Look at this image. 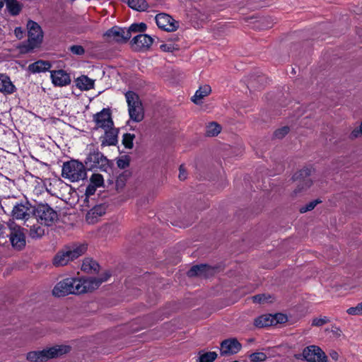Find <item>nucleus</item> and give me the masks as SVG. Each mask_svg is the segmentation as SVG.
Listing matches in <instances>:
<instances>
[{
	"mask_svg": "<svg viewBox=\"0 0 362 362\" xmlns=\"http://www.w3.org/2000/svg\"><path fill=\"white\" fill-rule=\"evenodd\" d=\"M109 272H105L101 277L66 278L58 282L52 290L56 297L69 294H81L98 288L100 285L110 278Z\"/></svg>",
	"mask_w": 362,
	"mask_h": 362,
	"instance_id": "f257e3e1",
	"label": "nucleus"
},
{
	"mask_svg": "<svg viewBox=\"0 0 362 362\" xmlns=\"http://www.w3.org/2000/svg\"><path fill=\"white\" fill-rule=\"evenodd\" d=\"M71 348L67 345H56L41 351H30L26 358L30 362H46L49 359L59 357L70 351Z\"/></svg>",
	"mask_w": 362,
	"mask_h": 362,
	"instance_id": "f03ea898",
	"label": "nucleus"
},
{
	"mask_svg": "<svg viewBox=\"0 0 362 362\" xmlns=\"http://www.w3.org/2000/svg\"><path fill=\"white\" fill-rule=\"evenodd\" d=\"M85 251L86 247L84 245L64 247L55 255L53 259V264L56 267L65 266L82 255Z\"/></svg>",
	"mask_w": 362,
	"mask_h": 362,
	"instance_id": "7ed1b4c3",
	"label": "nucleus"
},
{
	"mask_svg": "<svg viewBox=\"0 0 362 362\" xmlns=\"http://www.w3.org/2000/svg\"><path fill=\"white\" fill-rule=\"evenodd\" d=\"M125 98L130 119L136 122L142 121L144 117V111L139 95L134 91H127L125 93Z\"/></svg>",
	"mask_w": 362,
	"mask_h": 362,
	"instance_id": "20e7f679",
	"label": "nucleus"
},
{
	"mask_svg": "<svg viewBox=\"0 0 362 362\" xmlns=\"http://www.w3.org/2000/svg\"><path fill=\"white\" fill-rule=\"evenodd\" d=\"M62 176L71 182H78L86 177V170L82 163L72 160L64 163Z\"/></svg>",
	"mask_w": 362,
	"mask_h": 362,
	"instance_id": "39448f33",
	"label": "nucleus"
},
{
	"mask_svg": "<svg viewBox=\"0 0 362 362\" xmlns=\"http://www.w3.org/2000/svg\"><path fill=\"white\" fill-rule=\"evenodd\" d=\"M33 215L37 223L47 226L53 225L58 220L57 212L47 204L35 206Z\"/></svg>",
	"mask_w": 362,
	"mask_h": 362,
	"instance_id": "423d86ee",
	"label": "nucleus"
},
{
	"mask_svg": "<svg viewBox=\"0 0 362 362\" xmlns=\"http://www.w3.org/2000/svg\"><path fill=\"white\" fill-rule=\"evenodd\" d=\"M28 33V49H33L40 45L43 40V32L41 27L33 21L27 23Z\"/></svg>",
	"mask_w": 362,
	"mask_h": 362,
	"instance_id": "0eeeda50",
	"label": "nucleus"
},
{
	"mask_svg": "<svg viewBox=\"0 0 362 362\" xmlns=\"http://www.w3.org/2000/svg\"><path fill=\"white\" fill-rule=\"evenodd\" d=\"M9 240L13 248L18 250H22L26 244L24 229L14 222L8 224Z\"/></svg>",
	"mask_w": 362,
	"mask_h": 362,
	"instance_id": "6e6552de",
	"label": "nucleus"
},
{
	"mask_svg": "<svg viewBox=\"0 0 362 362\" xmlns=\"http://www.w3.org/2000/svg\"><path fill=\"white\" fill-rule=\"evenodd\" d=\"M35 207H33L28 201L17 202L13 208L12 216L17 220H24L27 227L29 224L30 216L34 214Z\"/></svg>",
	"mask_w": 362,
	"mask_h": 362,
	"instance_id": "1a4fd4ad",
	"label": "nucleus"
},
{
	"mask_svg": "<svg viewBox=\"0 0 362 362\" xmlns=\"http://www.w3.org/2000/svg\"><path fill=\"white\" fill-rule=\"evenodd\" d=\"M103 37L108 42L125 43L130 39L129 30L127 28L114 26L107 30Z\"/></svg>",
	"mask_w": 362,
	"mask_h": 362,
	"instance_id": "9d476101",
	"label": "nucleus"
},
{
	"mask_svg": "<svg viewBox=\"0 0 362 362\" xmlns=\"http://www.w3.org/2000/svg\"><path fill=\"white\" fill-rule=\"evenodd\" d=\"M93 120L95 124V129H105L114 126L111 111L108 108H103L100 112L93 116Z\"/></svg>",
	"mask_w": 362,
	"mask_h": 362,
	"instance_id": "9b49d317",
	"label": "nucleus"
},
{
	"mask_svg": "<svg viewBox=\"0 0 362 362\" xmlns=\"http://www.w3.org/2000/svg\"><path fill=\"white\" fill-rule=\"evenodd\" d=\"M85 163L90 169H103L107 165L108 160L98 150H93L88 155Z\"/></svg>",
	"mask_w": 362,
	"mask_h": 362,
	"instance_id": "f8f14e48",
	"label": "nucleus"
},
{
	"mask_svg": "<svg viewBox=\"0 0 362 362\" xmlns=\"http://www.w3.org/2000/svg\"><path fill=\"white\" fill-rule=\"evenodd\" d=\"M303 358L308 362H327V356L317 346L311 345L303 351Z\"/></svg>",
	"mask_w": 362,
	"mask_h": 362,
	"instance_id": "ddd939ff",
	"label": "nucleus"
},
{
	"mask_svg": "<svg viewBox=\"0 0 362 362\" xmlns=\"http://www.w3.org/2000/svg\"><path fill=\"white\" fill-rule=\"evenodd\" d=\"M155 19L158 27L168 32L175 31L179 27L178 22L165 13L156 15Z\"/></svg>",
	"mask_w": 362,
	"mask_h": 362,
	"instance_id": "4468645a",
	"label": "nucleus"
},
{
	"mask_svg": "<svg viewBox=\"0 0 362 362\" xmlns=\"http://www.w3.org/2000/svg\"><path fill=\"white\" fill-rule=\"evenodd\" d=\"M241 344L235 338L223 340L220 345V352L222 356L235 354L240 351Z\"/></svg>",
	"mask_w": 362,
	"mask_h": 362,
	"instance_id": "2eb2a0df",
	"label": "nucleus"
},
{
	"mask_svg": "<svg viewBox=\"0 0 362 362\" xmlns=\"http://www.w3.org/2000/svg\"><path fill=\"white\" fill-rule=\"evenodd\" d=\"M153 42V38L146 34H139L131 41L132 47L135 50L146 49Z\"/></svg>",
	"mask_w": 362,
	"mask_h": 362,
	"instance_id": "dca6fc26",
	"label": "nucleus"
},
{
	"mask_svg": "<svg viewBox=\"0 0 362 362\" xmlns=\"http://www.w3.org/2000/svg\"><path fill=\"white\" fill-rule=\"evenodd\" d=\"M216 269L214 267L206 264L196 265L192 267L188 272L187 275L190 277L199 276L207 278L215 274Z\"/></svg>",
	"mask_w": 362,
	"mask_h": 362,
	"instance_id": "f3484780",
	"label": "nucleus"
},
{
	"mask_svg": "<svg viewBox=\"0 0 362 362\" xmlns=\"http://www.w3.org/2000/svg\"><path fill=\"white\" fill-rule=\"evenodd\" d=\"M51 78L56 86H65L71 83L70 76L62 69L51 71Z\"/></svg>",
	"mask_w": 362,
	"mask_h": 362,
	"instance_id": "a211bd4d",
	"label": "nucleus"
},
{
	"mask_svg": "<svg viewBox=\"0 0 362 362\" xmlns=\"http://www.w3.org/2000/svg\"><path fill=\"white\" fill-rule=\"evenodd\" d=\"M105 134L102 137V146H114L117 143L118 129L112 126L104 129Z\"/></svg>",
	"mask_w": 362,
	"mask_h": 362,
	"instance_id": "6ab92c4d",
	"label": "nucleus"
},
{
	"mask_svg": "<svg viewBox=\"0 0 362 362\" xmlns=\"http://www.w3.org/2000/svg\"><path fill=\"white\" fill-rule=\"evenodd\" d=\"M106 212V207L100 204L92 208L86 214V221L89 224L97 223L99 218Z\"/></svg>",
	"mask_w": 362,
	"mask_h": 362,
	"instance_id": "aec40b11",
	"label": "nucleus"
},
{
	"mask_svg": "<svg viewBox=\"0 0 362 362\" xmlns=\"http://www.w3.org/2000/svg\"><path fill=\"white\" fill-rule=\"evenodd\" d=\"M16 90V87L10 78L4 74H0V92L4 94H12Z\"/></svg>",
	"mask_w": 362,
	"mask_h": 362,
	"instance_id": "412c9836",
	"label": "nucleus"
},
{
	"mask_svg": "<svg viewBox=\"0 0 362 362\" xmlns=\"http://www.w3.org/2000/svg\"><path fill=\"white\" fill-rule=\"evenodd\" d=\"M211 88L209 85H204L200 86L192 98V102L197 105L200 104L202 99L207 96L211 93Z\"/></svg>",
	"mask_w": 362,
	"mask_h": 362,
	"instance_id": "4be33fe9",
	"label": "nucleus"
},
{
	"mask_svg": "<svg viewBox=\"0 0 362 362\" xmlns=\"http://www.w3.org/2000/svg\"><path fill=\"white\" fill-rule=\"evenodd\" d=\"M76 86L82 90H88L93 88L94 81L86 76H81L76 79Z\"/></svg>",
	"mask_w": 362,
	"mask_h": 362,
	"instance_id": "5701e85b",
	"label": "nucleus"
},
{
	"mask_svg": "<svg viewBox=\"0 0 362 362\" xmlns=\"http://www.w3.org/2000/svg\"><path fill=\"white\" fill-rule=\"evenodd\" d=\"M50 66L51 65L49 62L39 60L30 64L28 66V70L32 73H40L47 71Z\"/></svg>",
	"mask_w": 362,
	"mask_h": 362,
	"instance_id": "b1692460",
	"label": "nucleus"
},
{
	"mask_svg": "<svg viewBox=\"0 0 362 362\" xmlns=\"http://www.w3.org/2000/svg\"><path fill=\"white\" fill-rule=\"evenodd\" d=\"M81 269L87 273L97 272L99 270V264L90 258H86L83 259Z\"/></svg>",
	"mask_w": 362,
	"mask_h": 362,
	"instance_id": "393cba45",
	"label": "nucleus"
},
{
	"mask_svg": "<svg viewBox=\"0 0 362 362\" xmlns=\"http://www.w3.org/2000/svg\"><path fill=\"white\" fill-rule=\"evenodd\" d=\"M273 317L271 314L261 315L255 320L254 325L257 327H264L268 326H273L274 321Z\"/></svg>",
	"mask_w": 362,
	"mask_h": 362,
	"instance_id": "a878e982",
	"label": "nucleus"
},
{
	"mask_svg": "<svg viewBox=\"0 0 362 362\" xmlns=\"http://www.w3.org/2000/svg\"><path fill=\"white\" fill-rule=\"evenodd\" d=\"M30 226L29 235L33 239H37L42 238L45 234L44 228L37 223H33Z\"/></svg>",
	"mask_w": 362,
	"mask_h": 362,
	"instance_id": "bb28decb",
	"label": "nucleus"
},
{
	"mask_svg": "<svg viewBox=\"0 0 362 362\" xmlns=\"http://www.w3.org/2000/svg\"><path fill=\"white\" fill-rule=\"evenodd\" d=\"M221 126L216 122H209L206 127V134L208 136H216L221 133Z\"/></svg>",
	"mask_w": 362,
	"mask_h": 362,
	"instance_id": "cd10ccee",
	"label": "nucleus"
},
{
	"mask_svg": "<svg viewBox=\"0 0 362 362\" xmlns=\"http://www.w3.org/2000/svg\"><path fill=\"white\" fill-rule=\"evenodd\" d=\"M128 5L139 11H144L148 8V4L145 0H129Z\"/></svg>",
	"mask_w": 362,
	"mask_h": 362,
	"instance_id": "c85d7f7f",
	"label": "nucleus"
},
{
	"mask_svg": "<svg viewBox=\"0 0 362 362\" xmlns=\"http://www.w3.org/2000/svg\"><path fill=\"white\" fill-rule=\"evenodd\" d=\"M6 6L9 13L13 16L18 15L21 10V6L16 0H6Z\"/></svg>",
	"mask_w": 362,
	"mask_h": 362,
	"instance_id": "c756f323",
	"label": "nucleus"
},
{
	"mask_svg": "<svg viewBox=\"0 0 362 362\" xmlns=\"http://www.w3.org/2000/svg\"><path fill=\"white\" fill-rule=\"evenodd\" d=\"M198 362H213L217 358V354L215 351L199 352Z\"/></svg>",
	"mask_w": 362,
	"mask_h": 362,
	"instance_id": "7c9ffc66",
	"label": "nucleus"
},
{
	"mask_svg": "<svg viewBox=\"0 0 362 362\" xmlns=\"http://www.w3.org/2000/svg\"><path fill=\"white\" fill-rule=\"evenodd\" d=\"M135 138V135L133 134H124L123 135L122 144L124 147L129 149H132L134 146L133 141Z\"/></svg>",
	"mask_w": 362,
	"mask_h": 362,
	"instance_id": "2f4dec72",
	"label": "nucleus"
},
{
	"mask_svg": "<svg viewBox=\"0 0 362 362\" xmlns=\"http://www.w3.org/2000/svg\"><path fill=\"white\" fill-rule=\"evenodd\" d=\"M147 26L144 23H134L131 25L129 28H127L129 32L130 37H132V33L136 32H144L146 30Z\"/></svg>",
	"mask_w": 362,
	"mask_h": 362,
	"instance_id": "473e14b6",
	"label": "nucleus"
},
{
	"mask_svg": "<svg viewBox=\"0 0 362 362\" xmlns=\"http://www.w3.org/2000/svg\"><path fill=\"white\" fill-rule=\"evenodd\" d=\"M90 182L97 187H100L103 186L104 179L100 174L94 173L90 177Z\"/></svg>",
	"mask_w": 362,
	"mask_h": 362,
	"instance_id": "72a5a7b5",
	"label": "nucleus"
},
{
	"mask_svg": "<svg viewBox=\"0 0 362 362\" xmlns=\"http://www.w3.org/2000/svg\"><path fill=\"white\" fill-rule=\"evenodd\" d=\"M250 359L252 362H262L267 359V355L263 352H256L250 356Z\"/></svg>",
	"mask_w": 362,
	"mask_h": 362,
	"instance_id": "f704fd0d",
	"label": "nucleus"
},
{
	"mask_svg": "<svg viewBox=\"0 0 362 362\" xmlns=\"http://www.w3.org/2000/svg\"><path fill=\"white\" fill-rule=\"evenodd\" d=\"M273 317V321H274V325H276L279 323H284L287 320V317L281 313H277L275 315H272Z\"/></svg>",
	"mask_w": 362,
	"mask_h": 362,
	"instance_id": "c9c22d12",
	"label": "nucleus"
},
{
	"mask_svg": "<svg viewBox=\"0 0 362 362\" xmlns=\"http://www.w3.org/2000/svg\"><path fill=\"white\" fill-rule=\"evenodd\" d=\"M317 203H319V202L317 200L310 202L308 204L302 206L300 209V212L303 214V213H305L308 211L313 210L315 207V206L317 205Z\"/></svg>",
	"mask_w": 362,
	"mask_h": 362,
	"instance_id": "e433bc0d",
	"label": "nucleus"
},
{
	"mask_svg": "<svg viewBox=\"0 0 362 362\" xmlns=\"http://www.w3.org/2000/svg\"><path fill=\"white\" fill-rule=\"evenodd\" d=\"M269 298H270V296H266L265 294L256 295L252 297L253 301L255 303H259L268 302Z\"/></svg>",
	"mask_w": 362,
	"mask_h": 362,
	"instance_id": "4c0bfd02",
	"label": "nucleus"
},
{
	"mask_svg": "<svg viewBox=\"0 0 362 362\" xmlns=\"http://www.w3.org/2000/svg\"><path fill=\"white\" fill-rule=\"evenodd\" d=\"M288 132L289 128L288 127H284L277 129L274 133V136L278 139H281L285 136L288 133Z\"/></svg>",
	"mask_w": 362,
	"mask_h": 362,
	"instance_id": "58836bf2",
	"label": "nucleus"
},
{
	"mask_svg": "<svg viewBox=\"0 0 362 362\" xmlns=\"http://www.w3.org/2000/svg\"><path fill=\"white\" fill-rule=\"evenodd\" d=\"M346 313L350 315H362L358 303L355 307L348 308Z\"/></svg>",
	"mask_w": 362,
	"mask_h": 362,
	"instance_id": "ea45409f",
	"label": "nucleus"
},
{
	"mask_svg": "<svg viewBox=\"0 0 362 362\" xmlns=\"http://www.w3.org/2000/svg\"><path fill=\"white\" fill-rule=\"evenodd\" d=\"M329 322V320L327 317H320V318H315L313 320L312 325L313 326H317L320 327Z\"/></svg>",
	"mask_w": 362,
	"mask_h": 362,
	"instance_id": "a19ab883",
	"label": "nucleus"
},
{
	"mask_svg": "<svg viewBox=\"0 0 362 362\" xmlns=\"http://www.w3.org/2000/svg\"><path fill=\"white\" fill-rule=\"evenodd\" d=\"M69 49L73 54L76 55H82L85 52L83 47L81 45H73Z\"/></svg>",
	"mask_w": 362,
	"mask_h": 362,
	"instance_id": "79ce46f5",
	"label": "nucleus"
},
{
	"mask_svg": "<svg viewBox=\"0 0 362 362\" xmlns=\"http://www.w3.org/2000/svg\"><path fill=\"white\" fill-rule=\"evenodd\" d=\"M117 166L121 169H124L129 165V159L127 157L121 158L117 161Z\"/></svg>",
	"mask_w": 362,
	"mask_h": 362,
	"instance_id": "37998d69",
	"label": "nucleus"
},
{
	"mask_svg": "<svg viewBox=\"0 0 362 362\" xmlns=\"http://www.w3.org/2000/svg\"><path fill=\"white\" fill-rule=\"evenodd\" d=\"M97 187L95 186L94 185H92V183L90 182L89 185L87 186L86 187V196L87 197L91 196V195H93L97 189Z\"/></svg>",
	"mask_w": 362,
	"mask_h": 362,
	"instance_id": "c03bdc74",
	"label": "nucleus"
},
{
	"mask_svg": "<svg viewBox=\"0 0 362 362\" xmlns=\"http://www.w3.org/2000/svg\"><path fill=\"white\" fill-rule=\"evenodd\" d=\"M362 135V122L358 128L354 129L351 133V136L352 138H357Z\"/></svg>",
	"mask_w": 362,
	"mask_h": 362,
	"instance_id": "a18cd8bd",
	"label": "nucleus"
},
{
	"mask_svg": "<svg viewBox=\"0 0 362 362\" xmlns=\"http://www.w3.org/2000/svg\"><path fill=\"white\" fill-rule=\"evenodd\" d=\"M160 47L161 50H163V52H171L174 49V47L171 44H163L160 45Z\"/></svg>",
	"mask_w": 362,
	"mask_h": 362,
	"instance_id": "49530a36",
	"label": "nucleus"
},
{
	"mask_svg": "<svg viewBox=\"0 0 362 362\" xmlns=\"http://www.w3.org/2000/svg\"><path fill=\"white\" fill-rule=\"evenodd\" d=\"M179 170H180L179 178L181 180H185L186 177H187V173H186V171H185V169L184 166L183 165H180Z\"/></svg>",
	"mask_w": 362,
	"mask_h": 362,
	"instance_id": "de8ad7c7",
	"label": "nucleus"
},
{
	"mask_svg": "<svg viewBox=\"0 0 362 362\" xmlns=\"http://www.w3.org/2000/svg\"><path fill=\"white\" fill-rule=\"evenodd\" d=\"M14 33H15V35L16 36V37L18 39H21L23 36V30L20 27L16 28V29L14 30Z\"/></svg>",
	"mask_w": 362,
	"mask_h": 362,
	"instance_id": "09e8293b",
	"label": "nucleus"
},
{
	"mask_svg": "<svg viewBox=\"0 0 362 362\" xmlns=\"http://www.w3.org/2000/svg\"><path fill=\"white\" fill-rule=\"evenodd\" d=\"M310 173V169H303L301 170L300 172H299V176L303 177L304 176L306 177L308 175H309Z\"/></svg>",
	"mask_w": 362,
	"mask_h": 362,
	"instance_id": "8fccbe9b",
	"label": "nucleus"
},
{
	"mask_svg": "<svg viewBox=\"0 0 362 362\" xmlns=\"http://www.w3.org/2000/svg\"><path fill=\"white\" fill-rule=\"evenodd\" d=\"M303 186L305 187V188H308L309 187L311 184H312V181L309 178V177H305L303 180Z\"/></svg>",
	"mask_w": 362,
	"mask_h": 362,
	"instance_id": "3c124183",
	"label": "nucleus"
},
{
	"mask_svg": "<svg viewBox=\"0 0 362 362\" xmlns=\"http://www.w3.org/2000/svg\"><path fill=\"white\" fill-rule=\"evenodd\" d=\"M329 356L330 357L334 359V361H337L338 358H339V354L337 352L333 351L332 352L329 353Z\"/></svg>",
	"mask_w": 362,
	"mask_h": 362,
	"instance_id": "603ef678",
	"label": "nucleus"
},
{
	"mask_svg": "<svg viewBox=\"0 0 362 362\" xmlns=\"http://www.w3.org/2000/svg\"><path fill=\"white\" fill-rule=\"evenodd\" d=\"M4 2H6V0H0V9L3 7Z\"/></svg>",
	"mask_w": 362,
	"mask_h": 362,
	"instance_id": "864d4df0",
	"label": "nucleus"
},
{
	"mask_svg": "<svg viewBox=\"0 0 362 362\" xmlns=\"http://www.w3.org/2000/svg\"><path fill=\"white\" fill-rule=\"evenodd\" d=\"M300 190H301L300 189H295V190H294V194H297L298 192H300Z\"/></svg>",
	"mask_w": 362,
	"mask_h": 362,
	"instance_id": "5fc2aeb1",
	"label": "nucleus"
},
{
	"mask_svg": "<svg viewBox=\"0 0 362 362\" xmlns=\"http://www.w3.org/2000/svg\"><path fill=\"white\" fill-rule=\"evenodd\" d=\"M358 304H359L361 312V315H362V302L358 303Z\"/></svg>",
	"mask_w": 362,
	"mask_h": 362,
	"instance_id": "6e6d98bb",
	"label": "nucleus"
}]
</instances>
